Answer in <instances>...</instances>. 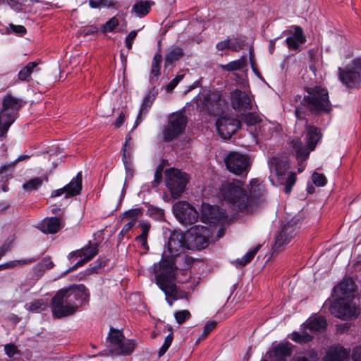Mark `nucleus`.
<instances>
[{
  "mask_svg": "<svg viewBox=\"0 0 361 361\" xmlns=\"http://www.w3.org/2000/svg\"><path fill=\"white\" fill-rule=\"evenodd\" d=\"M190 317H191L190 312L188 310H186L177 311L174 314V317L176 319V321L179 324H183V322H185Z\"/></svg>",
  "mask_w": 361,
  "mask_h": 361,
  "instance_id": "44",
  "label": "nucleus"
},
{
  "mask_svg": "<svg viewBox=\"0 0 361 361\" xmlns=\"http://www.w3.org/2000/svg\"><path fill=\"white\" fill-rule=\"evenodd\" d=\"M210 234L209 229L204 226L197 225L190 228L185 233L188 249L205 248L208 245Z\"/></svg>",
  "mask_w": 361,
  "mask_h": 361,
  "instance_id": "12",
  "label": "nucleus"
},
{
  "mask_svg": "<svg viewBox=\"0 0 361 361\" xmlns=\"http://www.w3.org/2000/svg\"><path fill=\"white\" fill-rule=\"evenodd\" d=\"M4 350L6 355L9 357H13L16 354L18 353L17 347L12 343L6 345L4 347Z\"/></svg>",
  "mask_w": 361,
  "mask_h": 361,
  "instance_id": "56",
  "label": "nucleus"
},
{
  "mask_svg": "<svg viewBox=\"0 0 361 361\" xmlns=\"http://www.w3.org/2000/svg\"><path fill=\"white\" fill-rule=\"evenodd\" d=\"M355 287V283L351 278H345L334 287V293L337 298L352 299Z\"/></svg>",
  "mask_w": 361,
  "mask_h": 361,
  "instance_id": "23",
  "label": "nucleus"
},
{
  "mask_svg": "<svg viewBox=\"0 0 361 361\" xmlns=\"http://www.w3.org/2000/svg\"><path fill=\"white\" fill-rule=\"evenodd\" d=\"M135 345L134 340L123 339L118 345L109 349V352L111 355H129L134 350Z\"/></svg>",
  "mask_w": 361,
  "mask_h": 361,
  "instance_id": "28",
  "label": "nucleus"
},
{
  "mask_svg": "<svg viewBox=\"0 0 361 361\" xmlns=\"http://www.w3.org/2000/svg\"><path fill=\"white\" fill-rule=\"evenodd\" d=\"M326 326V320L324 317L317 315L310 317L303 325V331L301 333L293 332L291 339L298 343H307L313 338V336L307 330L311 333L321 332L325 330Z\"/></svg>",
  "mask_w": 361,
  "mask_h": 361,
  "instance_id": "6",
  "label": "nucleus"
},
{
  "mask_svg": "<svg viewBox=\"0 0 361 361\" xmlns=\"http://www.w3.org/2000/svg\"><path fill=\"white\" fill-rule=\"evenodd\" d=\"M168 330L170 331V334L165 338L164 343L159 350L158 355L159 357L163 356L166 353V352L171 345V343L173 339L172 327L169 326L168 328Z\"/></svg>",
  "mask_w": 361,
  "mask_h": 361,
  "instance_id": "41",
  "label": "nucleus"
},
{
  "mask_svg": "<svg viewBox=\"0 0 361 361\" xmlns=\"http://www.w3.org/2000/svg\"><path fill=\"white\" fill-rule=\"evenodd\" d=\"M90 292L83 284H75L59 290L51 302V310L55 318L74 314L78 309L89 302Z\"/></svg>",
  "mask_w": 361,
  "mask_h": 361,
  "instance_id": "2",
  "label": "nucleus"
},
{
  "mask_svg": "<svg viewBox=\"0 0 361 361\" xmlns=\"http://www.w3.org/2000/svg\"><path fill=\"white\" fill-rule=\"evenodd\" d=\"M141 214H142L141 209H139V208L133 209H130V210L126 212L123 214V218L124 217H128V218H130L131 220L132 219H135L136 221V218L138 216H140Z\"/></svg>",
  "mask_w": 361,
  "mask_h": 361,
  "instance_id": "49",
  "label": "nucleus"
},
{
  "mask_svg": "<svg viewBox=\"0 0 361 361\" xmlns=\"http://www.w3.org/2000/svg\"><path fill=\"white\" fill-rule=\"evenodd\" d=\"M312 181L317 186H324L326 183V178L324 175L314 172L312 176Z\"/></svg>",
  "mask_w": 361,
  "mask_h": 361,
  "instance_id": "45",
  "label": "nucleus"
},
{
  "mask_svg": "<svg viewBox=\"0 0 361 361\" xmlns=\"http://www.w3.org/2000/svg\"><path fill=\"white\" fill-rule=\"evenodd\" d=\"M36 259L35 258H30V259H20V260H13L8 262L6 263L2 264L1 267L3 269H13L17 267H20L25 264H29L32 262H34Z\"/></svg>",
  "mask_w": 361,
  "mask_h": 361,
  "instance_id": "40",
  "label": "nucleus"
},
{
  "mask_svg": "<svg viewBox=\"0 0 361 361\" xmlns=\"http://www.w3.org/2000/svg\"><path fill=\"white\" fill-rule=\"evenodd\" d=\"M43 180L40 178H35L29 180L23 185V188L27 191H32L42 185Z\"/></svg>",
  "mask_w": 361,
  "mask_h": 361,
  "instance_id": "42",
  "label": "nucleus"
},
{
  "mask_svg": "<svg viewBox=\"0 0 361 361\" xmlns=\"http://www.w3.org/2000/svg\"><path fill=\"white\" fill-rule=\"evenodd\" d=\"M15 121V115L13 112H6L1 111L0 112V137H2L4 133H6L10 126Z\"/></svg>",
  "mask_w": 361,
  "mask_h": 361,
  "instance_id": "32",
  "label": "nucleus"
},
{
  "mask_svg": "<svg viewBox=\"0 0 361 361\" xmlns=\"http://www.w3.org/2000/svg\"><path fill=\"white\" fill-rule=\"evenodd\" d=\"M231 101L233 108L239 111L252 109L251 98L240 90L236 89L231 93Z\"/></svg>",
  "mask_w": 361,
  "mask_h": 361,
  "instance_id": "20",
  "label": "nucleus"
},
{
  "mask_svg": "<svg viewBox=\"0 0 361 361\" xmlns=\"http://www.w3.org/2000/svg\"><path fill=\"white\" fill-rule=\"evenodd\" d=\"M227 217L226 212L216 206H206L202 210V218L211 224H216Z\"/></svg>",
  "mask_w": 361,
  "mask_h": 361,
  "instance_id": "24",
  "label": "nucleus"
},
{
  "mask_svg": "<svg viewBox=\"0 0 361 361\" xmlns=\"http://www.w3.org/2000/svg\"><path fill=\"white\" fill-rule=\"evenodd\" d=\"M150 9V4L147 1H140L133 5L132 11H134L137 16L142 17L147 15Z\"/></svg>",
  "mask_w": 361,
  "mask_h": 361,
  "instance_id": "37",
  "label": "nucleus"
},
{
  "mask_svg": "<svg viewBox=\"0 0 361 361\" xmlns=\"http://www.w3.org/2000/svg\"><path fill=\"white\" fill-rule=\"evenodd\" d=\"M136 241L137 243H139L142 247L146 250H149V246H148V244H147V237H144V236H137L136 238H135Z\"/></svg>",
  "mask_w": 361,
  "mask_h": 361,
  "instance_id": "60",
  "label": "nucleus"
},
{
  "mask_svg": "<svg viewBox=\"0 0 361 361\" xmlns=\"http://www.w3.org/2000/svg\"><path fill=\"white\" fill-rule=\"evenodd\" d=\"M154 99L155 94L154 93H152L151 92H148L145 96L133 129L136 128L139 123L142 122V121L149 111V109L151 108Z\"/></svg>",
  "mask_w": 361,
  "mask_h": 361,
  "instance_id": "26",
  "label": "nucleus"
},
{
  "mask_svg": "<svg viewBox=\"0 0 361 361\" xmlns=\"http://www.w3.org/2000/svg\"><path fill=\"white\" fill-rule=\"evenodd\" d=\"M286 32L290 35L286 39V44L290 49H298L300 44L306 41L302 29L300 26H291L290 30Z\"/></svg>",
  "mask_w": 361,
  "mask_h": 361,
  "instance_id": "21",
  "label": "nucleus"
},
{
  "mask_svg": "<svg viewBox=\"0 0 361 361\" xmlns=\"http://www.w3.org/2000/svg\"><path fill=\"white\" fill-rule=\"evenodd\" d=\"M188 249L185 233L173 231L169 238L167 246L164 250L161 261L154 264V272L156 274V283L165 293L166 300L172 306L173 302L169 298L176 300L181 298L178 288L174 283L175 271L178 269H185L178 261L185 260L183 252Z\"/></svg>",
  "mask_w": 361,
  "mask_h": 361,
  "instance_id": "1",
  "label": "nucleus"
},
{
  "mask_svg": "<svg viewBox=\"0 0 361 361\" xmlns=\"http://www.w3.org/2000/svg\"><path fill=\"white\" fill-rule=\"evenodd\" d=\"M338 79L348 88H356L361 82V56L355 59L350 65L338 68Z\"/></svg>",
  "mask_w": 361,
  "mask_h": 361,
  "instance_id": "7",
  "label": "nucleus"
},
{
  "mask_svg": "<svg viewBox=\"0 0 361 361\" xmlns=\"http://www.w3.org/2000/svg\"><path fill=\"white\" fill-rule=\"evenodd\" d=\"M220 195L225 201L231 204L234 209L243 212L247 210L246 191L243 188L241 181L233 180L224 182L220 188Z\"/></svg>",
  "mask_w": 361,
  "mask_h": 361,
  "instance_id": "4",
  "label": "nucleus"
},
{
  "mask_svg": "<svg viewBox=\"0 0 361 361\" xmlns=\"http://www.w3.org/2000/svg\"><path fill=\"white\" fill-rule=\"evenodd\" d=\"M108 338L111 343V349L113 348L115 345H118L119 342L124 339V336L121 331L111 328Z\"/></svg>",
  "mask_w": 361,
  "mask_h": 361,
  "instance_id": "38",
  "label": "nucleus"
},
{
  "mask_svg": "<svg viewBox=\"0 0 361 361\" xmlns=\"http://www.w3.org/2000/svg\"><path fill=\"white\" fill-rule=\"evenodd\" d=\"M137 34V31L133 30L131 31L126 37V46L128 49H130L133 46V42L136 37Z\"/></svg>",
  "mask_w": 361,
  "mask_h": 361,
  "instance_id": "55",
  "label": "nucleus"
},
{
  "mask_svg": "<svg viewBox=\"0 0 361 361\" xmlns=\"http://www.w3.org/2000/svg\"><path fill=\"white\" fill-rule=\"evenodd\" d=\"M197 106L200 111H206L210 114H216L219 111V101L216 96L209 92L202 94L197 99Z\"/></svg>",
  "mask_w": 361,
  "mask_h": 361,
  "instance_id": "19",
  "label": "nucleus"
},
{
  "mask_svg": "<svg viewBox=\"0 0 361 361\" xmlns=\"http://www.w3.org/2000/svg\"><path fill=\"white\" fill-rule=\"evenodd\" d=\"M216 326V322L215 321H209L204 326V330L202 334L198 338L197 342H200V341L204 339L208 334L215 329Z\"/></svg>",
  "mask_w": 361,
  "mask_h": 361,
  "instance_id": "43",
  "label": "nucleus"
},
{
  "mask_svg": "<svg viewBox=\"0 0 361 361\" xmlns=\"http://www.w3.org/2000/svg\"><path fill=\"white\" fill-rule=\"evenodd\" d=\"M162 167L161 166H159V167L157 169L155 173H154V185H159L161 180H162Z\"/></svg>",
  "mask_w": 361,
  "mask_h": 361,
  "instance_id": "58",
  "label": "nucleus"
},
{
  "mask_svg": "<svg viewBox=\"0 0 361 361\" xmlns=\"http://www.w3.org/2000/svg\"><path fill=\"white\" fill-rule=\"evenodd\" d=\"M260 247V245H257L249 252H247L241 259H238L233 263L236 267H243L245 266L253 259L256 253L259 250Z\"/></svg>",
  "mask_w": 361,
  "mask_h": 361,
  "instance_id": "35",
  "label": "nucleus"
},
{
  "mask_svg": "<svg viewBox=\"0 0 361 361\" xmlns=\"http://www.w3.org/2000/svg\"><path fill=\"white\" fill-rule=\"evenodd\" d=\"M216 126L223 139H229L240 128V122L237 118L225 114L217 119Z\"/></svg>",
  "mask_w": 361,
  "mask_h": 361,
  "instance_id": "16",
  "label": "nucleus"
},
{
  "mask_svg": "<svg viewBox=\"0 0 361 361\" xmlns=\"http://www.w3.org/2000/svg\"><path fill=\"white\" fill-rule=\"evenodd\" d=\"M161 61L162 55L160 51H159L154 56L151 66V73L156 77H158L161 73L160 69Z\"/></svg>",
  "mask_w": 361,
  "mask_h": 361,
  "instance_id": "39",
  "label": "nucleus"
},
{
  "mask_svg": "<svg viewBox=\"0 0 361 361\" xmlns=\"http://www.w3.org/2000/svg\"><path fill=\"white\" fill-rule=\"evenodd\" d=\"M187 118L180 111L172 113L168 118V123L163 130L165 141L169 142L182 134L186 127Z\"/></svg>",
  "mask_w": 361,
  "mask_h": 361,
  "instance_id": "9",
  "label": "nucleus"
},
{
  "mask_svg": "<svg viewBox=\"0 0 361 361\" xmlns=\"http://www.w3.org/2000/svg\"><path fill=\"white\" fill-rule=\"evenodd\" d=\"M98 253V246L97 244H91L88 246L84 247L80 250L73 252L70 254V256H77L82 259L78 261L74 266L67 270V272H70L76 269L78 267L83 266L85 263L93 259Z\"/></svg>",
  "mask_w": 361,
  "mask_h": 361,
  "instance_id": "18",
  "label": "nucleus"
},
{
  "mask_svg": "<svg viewBox=\"0 0 361 361\" xmlns=\"http://www.w3.org/2000/svg\"><path fill=\"white\" fill-rule=\"evenodd\" d=\"M173 212L183 224H195L198 219L197 211L188 202L179 201L173 204Z\"/></svg>",
  "mask_w": 361,
  "mask_h": 361,
  "instance_id": "14",
  "label": "nucleus"
},
{
  "mask_svg": "<svg viewBox=\"0 0 361 361\" xmlns=\"http://www.w3.org/2000/svg\"><path fill=\"white\" fill-rule=\"evenodd\" d=\"M226 169L232 173L238 176L247 175L249 168V159L247 156L231 152L224 159Z\"/></svg>",
  "mask_w": 361,
  "mask_h": 361,
  "instance_id": "13",
  "label": "nucleus"
},
{
  "mask_svg": "<svg viewBox=\"0 0 361 361\" xmlns=\"http://www.w3.org/2000/svg\"><path fill=\"white\" fill-rule=\"evenodd\" d=\"M51 212L53 214V217L66 218L65 210L60 207L53 206L51 209Z\"/></svg>",
  "mask_w": 361,
  "mask_h": 361,
  "instance_id": "50",
  "label": "nucleus"
},
{
  "mask_svg": "<svg viewBox=\"0 0 361 361\" xmlns=\"http://www.w3.org/2000/svg\"><path fill=\"white\" fill-rule=\"evenodd\" d=\"M139 227L140 228V229L142 231V232H141L140 235H139V236L147 237L149 231L151 227L149 223L147 221H141L139 223Z\"/></svg>",
  "mask_w": 361,
  "mask_h": 361,
  "instance_id": "54",
  "label": "nucleus"
},
{
  "mask_svg": "<svg viewBox=\"0 0 361 361\" xmlns=\"http://www.w3.org/2000/svg\"><path fill=\"white\" fill-rule=\"evenodd\" d=\"M166 183L173 198H178L185 191L189 181L188 175L178 169H171L165 172Z\"/></svg>",
  "mask_w": 361,
  "mask_h": 361,
  "instance_id": "8",
  "label": "nucleus"
},
{
  "mask_svg": "<svg viewBox=\"0 0 361 361\" xmlns=\"http://www.w3.org/2000/svg\"><path fill=\"white\" fill-rule=\"evenodd\" d=\"M249 186L250 195L248 196L246 193L248 205L245 212H252L256 207L264 202L265 197L264 185L258 179L251 180Z\"/></svg>",
  "mask_w": 361,
  "mask_h": 361,
  "instance_id": "15",
  "label": "nucleus"
},
{
  "mask_svg": "<svg viewBox=\"0 0 361 361\" xmlns=\"http://www.w3.org/2000/svg\"><path fill=\"white\" fill-rule=\"evenodd\" d=\"M65 225L66 218L49 216L47 218V233H57L65 227Z\"/></svg>",
  "mask_w": 361,
  "mask_h": 361,
  "instance_id": "29",
  "label": "nucleus"
},
{
  "mask_svg": "<svg viewBox=\"0 0 361 361\" xmlns=\"http://www.w3.org/2000/svg\"><path fill=\"white\" fill-rule=\"evenodd\" d=\"M247 66V57L243 56L240 59L233 61L227 64H221L219 68L221 70L226 71L228 72L241 70Z\"/></svg>",
  "mask_w": 361,
  "mask_h": 361,
  "instance_id": "34",
  "label": "nucleus"
},
{
  "mask_svg": "<svg viewBox=\"0 0 361 361\" xmlns=\"http://www.w3.org/2000/svg\"><path fill=\"white\" fill-rule=\"evenodd\" d=\"M331 314L343 320L355 319L358 315V308L352 302V299L337 298L330 306Z\"/></svg>",
  "mask_w": 361,
  "mask_h": 361,
  "instance_id": "11",
  "label": "nucleus"
},
{
  "mask_svg": "<svg viewBox=\"0 0 361 361\" xmlns=\"http://www.w3.org/2000/svg\"><path fill=\"white\" fill-rule=\"evenodd\" d=\"M243 120L249 126L255 125L261 121L258 116L251 113L245 114Z\"/></svg>",
  "mask_w": 361,
  "mask_h": 361,
  "instance_id": "47",
  "label": "nucleus"
},
{
  "mask_svg": "<svg viewBox=\"0 0 361 361\" xmlns=\"http://www.w3.org/2000/svg\"><path fill=\"white\" fill-rule=\"evenodd\" d=\"M15 166V163L12 162L9 164H6V165H4L2 166L1 168H0V174L1 175H3V174H6L7 175V173L8 171H10L11 169H13Z\"/></svg>",
  "mask_w": 361,
  "mask_h": 361,
  "instance_id": "62",
  "label": "nucleus"
},
{
  "mask_svg": "<svg viewBox=\"0 0 361 361\" xmlns=\"http://www.w3.org/2000/svg\"><path fill=\"white\" fill-rule=\"evenodd\" d=\"M351 357L354 361H361V347L354 348Z\"/></svg>",
  "mask_w": 361,
  "mask_h": 361,
  "instance_id": "59",
  "label": "nucleus"
},
{
  "mask_svg": "<svg viewBox=\"0 0 361 361\" xmlns=\"http://www.w3.org/2000/svg\"><path fill=\"white\" fill-rule=\"evenodd\" d=\"M183 74L177 75L171 82L167 85L166 90L168 91L173 90L178 84V82L183 78Z\"/></svg>",
  "mask_w": 361,
  "mask_h": 361,
  "instance_id": "51",
  "label": "nucleus"
},
{
  "mask_svg": "<svg viewBox=\"0 0 361 361\" xmlns=\"http://www.w3.org/2000/svg\"><path fill=\"white\" fill-rule=\"evenodd\" d=\"M269 168L271 173L279 178V180H285V175L287 170L289 169V164L286 159H280L278 157H273L269 161ZM296 180L295 173L290 172L287 178H286V185L284 192L289 194L292 190Z\"/></svg>",
  "mask_w": 361,
  "mask_h": 361,
  "instance_id": "10",
  "label": "nucleus"
},
{
  "mask_svg": "<svg viewBox=\"0 0 361 361\" xmlns=\"http://www.w3.org/2000/svg\"><path fill=\"white\" fill-rule=\"evenodd\" d=\"M350 350L341 345H333L329 348L322 361H344L349 357Z\"/></svg>",
  "mask_w": 361,
  "mask_h": 361,
  "instance_id": "25",
  "label": "nucleus"
},
{
  "mask_svg": "<svg viewBox=\"0 0 361 361\" xmlns=\"http://www.w3.org/2000/svg\"><path fill=\"white\" fill-rule=\"evenodd\" d=\"M22 101L12 97L11 95H6L3 101V111L13 112L16 116V112L22 106Z\"/></svg>",
  "mask_w": 361,
  "mask_h": 361,
  "instance_id": "31",
  "label": "nucleus"
},
{
  "mask_svg": "<svg viewBox=\"0 0 361 361\" xmlns=\"http://www.w3.org/2000/svg\"><path fill=\"white\" fill-rule=\"evenodd\" d=\"M298 230V222L295 220H291L283 227L281 231L276 237L275 248H281L288 244L291 239L296 235Z\"/></svg>",
  "mask_w": 361,
  "mask_h": 361,
  "instance_id": "17",
  "label": "nucleus"
},
{
  "mask_svg": "<svg viewBox=\"0 0 361 361\" xmlns=\"http://www.w3.org/2000/svg\"><path fill=\"white\" fill-rule=\"evenodd\" d=\"M9 27L12 32L16 33L20 36H23L26 33V29L23 25L10 24Z\"/></svg>",
  "mask_w": 361,
  "mask_h": 361,
  "instance_id": "52",
  "label": "nucleus"
},
{
  "mask_svg": "<svg viewBox=\"0 0 361 361\" xmlns=\"http://www.w3.org/2000/svg\"><path fill=\"white\" fill-rule=\"evenodd\" d=\"M82 173L78 172L71 182L64 186L66 190V198L78 195L82 190Z\"/></svg>",
  "mask_w": 361,
  "mask_h": 361,
  "instance_id": "27",
  "label": "nucleus"
},
{
  "mask_svg": "<svg viewBox=\"0 0 361 361\" xmlns=\"http://www.w3.org/2000/svg\"><path fill=\"white\" fill-rule=\"evenodd\" d=\"M150 214L155 215L157 218H162L164 216V212L162 209L153 207L149 209Z\"/></svg>",
  "mask_w": 361,
  "mask_h": 361,
  "instance_id": "61",
  "label": "nucleus"
},
{
  "mask_svg": "<svg viewBox=\"0 0 361 361\" xmlns=\"http://www.w3.org/2000/svg\"><path fill=\"white\" fill-rule=\"evenodd\" d=\"M229 47H230V40L229 39H226V40L221 41L216 44V49L218 50H224L225 49L229 48Z\"/></svg>",
  "mask_w": 361,
  "mask_h": 361,
  "instance_id": "63",
  "label": "nucleus"
},
{
  "mask_svg": "<svg viewBox=\"0 0 361 361\" xmlns=\"http://www.w3.org/2000/svg\"><path fill=\"white\" fill-rule=\"evenodd\" d=\"M118 25V21L116 18H111L109 20H108L105 25H104V32H111L114 30L115 27H116Z\"/></svg>",
  "mask_w": 361,
  "mask_h": 361,
  "instance_id": "48",
  "label": "nucleus"
},
{
  "mask_svg": "<svg viewBox=\"0 0 361 361\" xmlns=\"http://www.w3.org/2000/svg\"><path fill=\"white\" fill-rule=\"evenodd\" d=\"M306 92L307 94L304 96L301 102L302 106L316 114H328L331 111V104L326 88L315 86L307 87Z\"/></svg>",
  "mask_w": 361,
  "mask_h": 361,
  "instance_id": "3",
  "label": "nucleus"
},
{
  "mask_svg": "<svg viewBox=\"0 0 361 361\" xmlns=\"http://www.w3.org/2000/svg\"><path fill=\"white\" fill-rule=\"evenodd\" d=\"M44 305L43 300H36L32 301L29 306V310L33 312H38Z\"/></svg>",
  "mask_w": 361,
  "mask_h": 361,
  "instance_id": "57",
  "label": "nucleus"
},
{
  "mask_svg": "<svg viewBox=\"0 0 361 361\" xmlns=\"http://www.w3.org/2000/svg\"><path fill=\"white\" fill-rule=\"evenodd\" d=\"M49 155L48 161L51 162L54 168L56 167L61 162L62 149L59 146L52 144L48 146V150L47 151Z\"/></svg>",
  "mask_w": 361,
  "mask_h": 361,
  "instance_id": "33",
  "label": "nucleus"
},
{
  "mask_svg": "<svg viewBox=\"0 0 361 361\" xmlns=\"http://www.w3.org/2000/svg\"><path fill=\"white\" fill-rule=\"evenodd\" d=\"M89 5L92 8L109 7L111 4L108 0H90Z\"/></svg>",
  "mask_w": 361,
  "mask_h": 361,
  "instance_id": "46",
  "label": "nucleus"
},
{
  "mask_svg": "<svg viewBox=\"0 0 361 361\" xmlns=\"http://www.w3.org/2000/svg\"><path fill=\"white\" fill-rule=\"evenodd\" d=\"M38 63L37 62H30L24 66L18 73V78L22 81H27L29 80L32 73L37 69Z\"/></svg>",
  "mask_w": 361,
  "mask_h": 361,
  "instance_id": "36",
  "label": "nucleus"
},
{
  "mask_svg": "<svg viewBox=\"0 0 361 361\" xmlns=\"http://www.w3.org/2000/svg\"><path fill=\"white\" fill-rule=\"evenodd\" d=\"M291 344L280 343L267 353L268 361H286L291 355Z\"/></svg>",
  "mask_w": 361,
  "mask_h": 361,
  "instance_id": "22",
  "label": "nucleus"
},
{
  "mask_svg": "<svg viewBox=\"0 0 361 361\" xmlns=\"http://www.w3.org/2000/svg\"><path fill=\"white\" fill-rule=\"evenodd\" d=\"M243 48V43L240 42H235L233 43H230L229 49L232 51H238Z\"/></svg>",
  "mask_w": 361,
  "mask_h": 361,
  "instance_id": "64",
  "label": "nucleus"
},
{
  "mask_svg": "<svg viewBox=\"0 0 361 361\" xmlns=\"http://www.w3.org/2000/svg\"><path fill=\"white\" fill-rule=\"evenodd\" d=\"M321 137L322 135L319 129L310 126L307 128L306 142L307 147L303 146L301 140L298 138H293L290 141V145L294 150L300 165L301 162L308 158L310 151L314 149Z\"/></svg>",
  "mask_w": 361,
  "mask_h": 361,
  "instance_id": "5",
  "label": "nucleus"
},
{
  "mask_svg": "<svg viewBox=\"0 0 361 361\" xmlns=\"http://www.w3.org/2000/svg\"><path fill=\"white\" fill-rule=\"evenodd\" d=\"M317 353L312 350L307 355L299 357L297 361H318Z\"/></svg>",
  "mask_w": 361,
  "mask_h": 361,
  "instance_id": "53",
  "label": "nucleus"
},
{
  "mask_svg": "<svg viewBox=\"0 0 361 361\" xmlns=\"http://www.w3.org/2000/svg\"><path fill=\"white\" fill-rule=\"evenodd\" d=\"M184 56V51L181 47H173L166 50V54L164 58V66H169Z\"/></svg>",
  "mask_w": 361,
  "mask_h": 361,
  "instance_id": "30",
  "label": "nucleus"
}]
</instances>
